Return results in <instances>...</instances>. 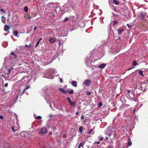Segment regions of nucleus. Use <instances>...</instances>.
Returning <instances> with one entry per match:
<instances>
[{
	"mask_svg": "<svg viewBox=\"0 0 148 148\" xmlns=\"http://www.w3.org/2000/svg\"><path fill=\"white\" fill-rule=\"evenodd\" d=\"M8 83H5V85H4V86L5 87H8Z\"/></svg>",
	"mask_w": 148,
	"mask_h": 148,
	"instance_id": "nucleus-38",
	"label": "nucleus"
},
{
	"mask_svg": "<svg viewBox=\"0 0 148 148\" xmlns=\"http://www.w3.org/2000/svg\"><path fill=\"white\" fill-rule=\"evenodd\" d=\"M37 28V27H34V31H35V30H36V29Z\"/></svg>",
	"mask_w": 148,
	"mask_h": 148,
	"instance_id": "nucleus-47",
	"label": "nucleus"
},
{
	"mask_svg": "<svg viewBox=\"0 0 148 148\" xmlns=\"http://www.w3.org/2000/svg\"><path fill=\"white\" fill-rule=\"evenodd\" d=\"M83 129V126H82L80 127L79 129V132L80 133H81L82 132Z\"/></svg>",
	"mask_w": 148,
	"mask_h": 148,
	"instance_id": "nucleus-13",
	"label": "nucleus"
},
{
	"mask_svg": "<svg viewBox=\"0 0 148 148\" xmlns=\"http://www.w3.org/2000/svg\"><path fill=\"white\" fill-rule=\"evenodd\" d=\"M135 110H136V109L135 108L134 109V111H133L134 112H135Z\"/></svg>",
	"mask_w": 148,
	"mask_h": 148,
	"instance_id": "nucleus-58",
	"label": "nucleus"
},
{
	"mask_svg": "<svg viewBox=\"0 0 148 148\" xmlns=\"http://www.w3.org/2000/svg\"><path fill=\"white\" fill-rule=\"evenodd\" d=\"M121 39V38H120V37H118V39Z\"/></svg>",
	"mask_w": 148,
	"mask_h": 148,
	"instance_id": "nucleus-61",
	"label": "nucleus"
},
{
	"mask_svg": "<svg viewBox=\"0 0 148 148\" xmlns=\"http://www.w3.org/2000/svg\"><path fill=\"white\" fill-rule=\"evenodd\" d=\"M1 21H2V22L3 23H5L4 21L3 20V19H2Z\"/></svg>",
	"mask_w": 148,
	"mask_h": 148,
	"instance_id": "nucleus-49",
	"label": "nucleus"
},
{
	"mask_svg": "<svg viewBox=\"0 0 148 148\" xmlns=\"http://www.w3.org/2000/svg\"><path fill=\"white\" fill-rule=\"evenodd\" d=\"M95 143H97V144H99L100 143L99 142H95Z\"/></svg>",
	"mask_w": 148,
	"mask_h": 148,
	"instance_id": "nucleus-51",
	"label": "nucleus"
},
{
	"mask_svg": "<svg viewBox=\"0 0 148 148\" xmlns=\"http://www.w3.org/2000/svg\"><path fill=\"white\" fill-rule=\"evenodd\" d=\"M29 88L30 86H27L26 88H24V89L26 90L27 89H29Z\"/></svg>",
	"mask_w": 148,
	"mask_h": 148,
	"instance_id": "nucleus-36",
	"label": "nucleus"
},
{
	"mask_svg": "<svg viewBox=\"0 0 148 148\" xmlns=\"http://www.w3.org/2000/svg\"><path fill=\"white\" fill-rule=\"evenodd\" d=\"M59 90L62 92L64 94H66L68 92V90H65L64 89L61 88H60L58 89Z\"/></svg>",
	"mask_w": 148,
	"mask_h": 148,
	"instance_id": "nucleus-4",
	"label": "nucleus"
},
{
	"mask_svg": "<svg viewBox=\"0 0 148 148\" xmlns=\"http://www.w3.org/2000/svg\"><path fill=\"white\" fill-rule=\"evenodd\" d=\"M71 84L75 87H76L77 86V82L76 81H73L72 82Z\"/></svg>",
	"mask_w": 148,
	"mask_h": 148,
	"instance_id": "nucleus-7",
	"label": "nucleus"
},
{
	"mask_svg": "<svg viewBox=\"0 0 148 148\" xmlns=\"http://www.w3.org/2000/svg\"><path fill=\"white\" fill-rule=\"evenodd\" d=\"M106 139L107 140H108V137H106Z\"/></svg>",
	"mask_w": 148,
	"mask_h": 148,
	"instance_id": "nucleus-53",
	"label": "nucleus"
},
{
	"mask_svg": "<svg viewBox=\"0 0 148 148\" xmlns=\"http://www.w3.org/2000/svg\"><path fill=\"white\" fill-rule=\"evenodd\" d=\"M106 66V64L105 63H103L99 65L98 66V67L99 68L102 69L104 68Z\"/></svg>",
	"mask_w": 148,
	"mask_h": 148,
	"instance_id": "nucleus-6",
	"label": "nucleus"
},
{
	"mask_svg": "<svg viewBox=\"0 0 148 148\" xmlns=\"http://www.w3.org/2000/svg\"><path fill=\"white\" fill-rule=\"evenodd\" d=\"M12 130L13 132H15V130L14 129V128L13 127H12Z\"/></svg>",
	"mask_w": 148,
	"mask_h": 148,
	"instance_id": "nucleus-43",
	"label": "nucleus"
},
{
	"mask_svg": "<svg viewBox=\"0 0 148 148\" xmlns=\"http://www.w3.org/2000/svg\"><path fill=\"white\" fill-rule=\"evenodd\" d=\"M13 34L14 36L19 37V36H18V32L17 30L14 31Z\"/></svg>",
	"mask_w": 148,
	"mask_h": 148,
	"instance_id": "nucleus-10",
	"label": "nucleus"
},
{
	"mask_svg": "<svg viewBox=\"0 0 148 148\" xmlns=\"http://www.w3.org/2000/svg\"><path fill=\"white\" fill-rule=\"evenodd\" d=\"M103 137H101L99 138V140H103Z\"/></svg>",
	"mask_w": 148,
	"mask_h": 148,
	"instance_id": "nucleus-40",
	"label": "nucleus"
},
{
	"mask_svg": "<svg viewBox=\"0 0 148 148\" xmlns=\"http://www.w3.org/2000/svg\"><path fill=\"white\" fill-rule=\"evenodd\" d=\"M94 133L93 132L92 133V134H93Z\"/></svg>",
	"mask_w": 148,
	"mask_h": 148,
	"instance_id": "nucleus-63",
	"label": "nucleus"
},
{
	"mask_svg": "<svg viewBox=\"0 0 148 148\" xmlns=\"http://www.w3.org/2000/svg\"><path fill=\"white\" fill-rule=\"evenodd\" d=\"M132 142L131 141H129L127 142V145H128V146H130L132 145Z\"/></svg>",
	"mask_w": 148,
	"mask_h": 148,
	"instance_id": "nucleus-25",
	"label": "nucleus"
},
{
	"mask_svg": "<svg viewBox=\"0 0 148 148\" xmlns=\"http://www.w3.org/2000/svg\"><path fill=\"white\" fill-rule=\"evenodd\" d=\"M78 113L79 112H77L76 113V115H78Z\"/></svg>",
	"mask_w": 148,
	"mask_h": 148,
	"instance_id": "nucleus-57",
	"label": "nucleus"
},
{
	"mask_svg": "<svg viewBox=\"0 0 148 148\" xmlns=\"http://www.w3.org/2000/svg\"><path fill=\"white\" fill-rule=\"evenodd\" d=\"M56 40V38L53 37H50L49 39V42L51 43H53Z\"/></svg>",
	"mask_w": 148,
	"mask_h": 148,
	"instance_id": "nucleus-5",
	"label": "nucleus"
},
{
	"mask_svg": "<svg viewBox=\"0 0 148 148\" xmlns=\"http://www.w3.org/2000/svg\"><path fill=\"white\" fill-rule=\"evenodd\" d=\"M93 132V129H91L88 132V134H90L91 133H92Z\"/></svg>",
	"mask_w": 148,
	"mask_h": 148,
	"instance_id": "nucleus-23",
	"label": "nucleus"
},
{
	"mask_svg": "<svg viewBox=\"0 0 148 148\" xmlns=\"http://www.w3.org/2000/svg\"><path fill=\"white\" fill-rule=\"evenodd\" d=\"M0 10L2 12L4 13H6V12H5V11L3 9H0Z\"/></svg>",
	"mask_w": 148,
	"mask_h": 148,
	"instance_id": "nucleus-35",
	"label": "nucleus"
},
{
	"mask_svg": "<svg viewBox=\"0 0 148 148\" xmlns=\"http://www.w3.org/2000/svg\"><path fill=\"white\" fill-rule=\"evenodd\" d=\"M10 54H11L14 56V58H16V54L14 53V52H12Z\"/></svg>",
	"mask_w": 148,
	"mask_h": 148,
	"instance_id": "nucleus-19",
	"label": "nucleus"
},
{
	"mask_svg": "<svg viewBox=\"0 0 148 148\" xmlns=\"http://www.w3.org/2000/svg\"><path fill=\"white\" fill-rule=\"evenodd\" d=\"M12 69H9L8 70V73H7V74H8V75H9L10 73V72L12 70Z\"/></svg>",
	"mask_w": 148,
	"mask_h": 148,
	"instance_id": "nucleus-27",
	"label": "nucleus"
},
{
	"mask_svg": "<svg viewBox=\"0 0 148 148\" xmlns=\"http://www.w3.org/2000/svg\"><path fill=\"white\" fill-rule=\"evenodd\" d=\"M30 45H25V47H30Z\"/></svg>",
	"mask_w": 148,
	"mask_h": 148,
	"instance_id": "nucleus-44",
	"label": "nucleus"
},
{
	"mask_svg": "<svg viewBox=\"0 0 148 148\" xmlns=\"http://www.w3.org/2000/svg\"><path fill=\"white\" fill-rule=\"evenodd\" d=\"M0 119H3V117L2 116H0Z\"/></svg>",
	"mask_w": 148,
	"mask_h": 148,
	"instance_id": "nucleus-42",
	"label": "nucleus"
},
{
	"mask_svg": "<svg viewBox=\"0 0 148 148\" xmlns=\"http://www.w3.org/2000/svg\"><path fill=\"white\" fill-rule=\"evenodd\" d=\"M49 134H52V133L51 132H49Z\"/></svg>",
	"mask_w": 148,
	"mask_h": 148,
	"instance_id": "nucleus-60",
	"label": "nucleus"
},
{
	"mask_svg": "<svg viewBox=\"0 0 148 148\" xmlns=\"http://www.w3.org/2000/svg\"><path fill=\"white\" fill-rule=\"evenodd\" d=\"M26 91V90L24 89L23 91L21 93V95L23 94H24Z\"/></svg>",
	"mask_w": 148,
	"mask_h": 148,
	"instance_id": "nucleus-30",
	"label": "nucleus"
},
{
	"mask_svg": "<svg viewBox=\"0 0 148 148\" xmlns=\"http://www.w3.org/2000/svg\"><path fill=\"white\" fill-rule=\"evenodd\" d=\"M1 76H2V77H4V75H3H3H1Z\"/></svg>",
	"mask_w": 148,
	"mask_h": 148,
	"instance_id": "nucleus-55",
	"label": "nucleus"
},
{
	"mask_svg": "<svg viewBox=\"0 0 148 148\" xmlns=\"http://www.w3.org/2000/svg\"><path fill=\"white\" fill-rule=\"evenodd\" d=\"M68 19H69V18L68 17H66L64 19V22H66V21H67L68 20Z\"/></svg>",
	"mask_w": 148,
	"mask_h": 148,
	"instance_id": "nucleus-29",
	"label": "nucleus"
},
{
	"mask_svg": "<svg viewBox=\"0 0 148 148\" xmlns=\"http://www.w3.org/2000/svg\"><path fill=\"white\" fill-rule=\"evenodd\" d=\"M103 104L101 102H100L99 104L98 107H99L100 106H102Z\"/></svg>",
	"mask_w": 148,
	"mask_h": 148,
	"instance_id": "nucleus-32",
	"label": "nucleus"
},
{
	"mask_svg": "<svg viewBox=\"0 0 148 148\" xmlns=\"http://www.w3.org/2000/svg\"><path fill=\"white\" fill-rule=\"evenodd\" d=\"M81 119L83 120L84 119V118L83 116H82L81 117Z\"/></svg>",
	"mask_w": 148,
	"mask_h": 148,
	"instance_id": "nucleus-39",
	"label": "nucleus"
},
{
	"mask_svg": "<svg viewBox=\"0 0 148 148\" xmlns=\"http://www.w3.org/2000/svg\"><path fill=\"white\" fill-rule=\"evenodd\" d=\"M72 106H74L76 103L75 102H72L71 101V102H70L69 103Z\"/></svg>",
	"mask_w": 148,
	"mask_h": 148,
	"instance_id": "nucleus-17",
	"label": "nucleus"
},
{
	"mask_svg": "<svg viewBox=\"0 0 148 148\" xmlns=\"http://www.w3.org/2000/svg\"><path fill=\"white\" fill-rule=\"evenodd\" d=\"M118 23V22L117 21H114L113 24V25L114 26L116 25Z\"/></svg>",
	"mask_w": 148,
	"mask_h": 148,
	"instance_id": "nucleus-26",
	"label": "nucleus"
},
{
	"mask_svg": "<svg viewBox=\"0 0 148 148\" xmlns=\"http://www.w3.org/2000/svg\"><path fill=\"white\" fill-rule=\"evenodd\" d=\"M38 44H37V43H36V46H35V47H36L38 46Z\"/></svg>",
	"mask_w": 148,
	"mask_h": 148,
	"instance_id": "nucleus-54",
	"label": "nucleus"
},
{
	"mask_svg": "<svg viewBox=\"0 0 148 148\" xmlns=\"http://www.w3.org/2000/svg\"><path fill=\"white\" fill-rule=\"evenodd\" d=\"M91 81L89 79H86L85 80L84 84L86 85L89 86L90 85L91 83Z\"/></svg>",
	"mask_w": 148,
	"mask_h": 148,
	"instance_id": "nucleus-3",
	"label": "nucleus"
},
{
	"mask_svg": "<svg viewBox=\"0 0 148 148\" xmlns=\"http://www.w3.org/2000/svg\"><path fill=\"white\" fill-rule=\"evenodd\" d=\"M133 68H129L127 70V71H129L131 69H132Z\"/></svg>",
	"mask_w": 148,
	"mask_h": 148,
	"instance_id": "nucleus-46",
	"label": "nucleus"
},
{
	"mask_svg": "<svg viewBox=\"0 0 148 148\" xmlns=\"http://www.w3.org/2000/svg\"><path fill=\"white\" fill-rule=\"evenodd\" d=\"M113 15L114 16H115V17H117V16H118L119 15H118V14H115L114 13H113Z\"/></svg>",
	"mask_w": 148,
	"mask_h": 148,
	"instance_id": "nucleus-34",
	"label": "nucleus"
},
{
	"mask_svg": "<svg viewBox=\"0 0 148 148\" xmlns=\"http://www.w3.org/2000/svg\"><path fill=\"white\" fill-rule=\"evenodd\" d=\"M10 28V27H9L8 25H5L4 27V30L5 31H7L8 29Z\"/></svg>",
	"mask_w": 148,
	"mask_h": 148,
	"instance_id": "nucleus-8",
	"label": "nucleus"
},
{
	"mask_svg": "<svg viewBox=\"0 0 148 148\" xmlns=\"http://www.w3.org/2000/svg\"><path fill=\"white\" fill-rule=\"evenodd\" d=\"M84 145V144L83 143H80L79 145V146L78 147V148H80L81 147H82L83 148L84 147L83 145Z\"/></svg>",
	"mask_w": 148,
	"mask_h": 148,
	"instance_id": "nucleus-12",
	"label": "nucleus"
},
{
	"mask_svg": "<svg viewBox=\"0 0 148 148\" xmlns=\"http://www.w3.org/2000/svg\"><path fill=\"white\" fill-rule=\"evenodd\" d=\"M42 40V39L41 38H40L39 39L38 41L37 42V44H39L40 41Z\"/></svg>",
	"mask_w": 148,
	"mask_h": 148,
	"instance_id": "nucleus-31",
	"label": "nucleus"
},
{
	"mask_svg": "<svg viewBox=\"0 0 148 148\" xmlns=\"http://www.w3.org/2000/svg\"><path fill=\"white\" fill-rule=\"evenodd\" d=\"M80 22H79V23H78V25H79V26H80Z\"/></svg>",
	"mask_w": 148,
	"mask_h": 148,
	"instance_id": "nucleus-59",
	"label": "nucleus"
},
{
	"mask_svg": "<svg viewBox=\"0 0 148 148\" xmlns=\"http://www.w3.org/2000/svg\"><path fill=\"white\" fill-rule=\"evenodd\" d=\"M1 18H5V17L3 16H1Z\"/></svg>",
	"mask_w": 148,
	"mask_h": 148,
	"instance_id": "nucleus-52",
	"label": "nucleus"
},
{
	"mask_svg": "<svg viewBox=\"0 0 148 148\" xmlns=\"http://www.w3.org/2000/svg\"><path fill=\"white\" fill-rule=\"evenodd\" d=\"M112 2L116 5H117L119 3V2L117 0H113Z\"/></svg>",
	"mask_w": 148,
	"mask_h": 148,
	"instance_id": "nucleus-11",
	"label": "nucleus"
},
{
	"mask_svg": "<svg viewBox=\"0 0 148 148\" xmlns=\"http://www.w3.org/2000/svg\"><path fill=\"white\" fill-rule=\"evenodd\" d=\"M60 83H62V79L60 78Z\"/></svg>",
	"mask_w": 148,
	"mask_h": 148,
	"instance_id": "nucleus-41",
	"label": "nucleus"
},
{
	"mask_svg": "<svg viewBox=\"0 0 148 148\" xmlns=\"http://www.w3.org/2000/svg\"><path fill=\"white\" fill-rule=\"evenodd\" d=\"M47 132V130L45 127H43L40 130L39 132L40 134H45Z\"/></svg>",
	"mask_w": 148,
	"mask_h": 148,
	"instance_id": "nucleus-2",
	"label": "nucleus"
},
{
	"mask_svg": "<svg viewBox=\"0 0 148 148\" xmlns=\"http://www.w3.org/2000/svg\"><path fill=\"white\" fill-rule=\"evenodd\" d=\"M139 89L141 90L144 91L147 88V84L145 82H141L139 84Z\"/></svg>",
	"mask_w": 148,
	"mask_h": 148,
	"instance_id": "nucleus-1",
	"label": "nucleus"
},
{
	"mask_svg": "<svg viewBox=\"0 0 148 148\" xmlns=\"http://www.w3.org/2000/svg\"><path fill=\"white\" fill-rule=\"evenodd\" d=\"M68 93H69L70 94H72L73 93V90H70V91H68Z\"/></svg>",
	"mask_w": 148,
	"mask_h": 148,
	"instance_id": "nucleus-24",
	"label": "nucleus"
},
{
	"mask_svg": "<svg viewBox=\"0 0 148 148\" xmlns=\"http://www.w3.org/2000/svg\"><path fill=\"white\" fill-rule=\"evenodd\" d=\"M41 117L40 116H38L36 117V119H41Z\"/></svg>",
	"mask_w": 148,
	"mask_h": 148,
	"instance_id": "nucleus-28",
	"label": "nucleus"
},
{
	"mask_svg": "<svg viewBox=\"0 0 148 148\" xmlns=\"http://www.w3.org/2000/svg\"><path fill=\"white\" fill-rule=\"evenodd\" d=\"M138 73H139V74L141 76H144V75L143 74V71H142V70L139 71H138Z\"/></svg>",
	"mask_w": 148,
	"mask_h": 148,
	"instance_id": "nucleus-16",
	"label": "nucleus"
},
{
	"mask_svg": "<svg viewBox=\"0 0 148 148\" xmlns=\"http://www.w3.org/2000/svg\"><path fill=\"white\" fill-rule=\"evenodd\" d=\"M86 94L87 96H89L91 94V93L89 91H86Z\"/></svg>",
	"mask_w": 148,
	"mask_h": 148,
	"instance_id": "nucleus-22",
	"label": "nucleus"
},
{
	"mask_svg": "<svg viewBox=\"0 0 148 148\" xmlns=\"http://www.w3.org/2000/svg\"><path fill=\"white\" fill-rule=\"evenodd\" d=\"M24 11L26 13L28 12V7L27 6H25L24 8Z\"/></svg>",
	"mask_w": 148,
	"mask_h": 148,
	"instance_id": "nucleus-14",
	"label": "nucleus"
},
{
	"mask_svg": "<svg viewBox=\"0 0 148 148\" xmlns=\"http://www.w3.org/2000/svg\"><path fill=\"white\" fill-rule=\"evenodd\" d=\"M67 99H68V101H69V103L70 102H71V99H70L69 97H67Z\"/></svg>",
	"mask_w": 148,
	"mask_h": 148,
	"instance_id": "nucleus-37",
	"label": "nucleus"
},
{
	"mask_svg": "<svg viewBox=\"0 0 148 148\" xmlns=\"http://www.w3.org/2000/svg\"><path fill=\"white\" fill-rule=\"evenodd\" d=\"M127 92L129 93H130V91L129 90H127Z\"/></svg>",
	"mask_w": 148,
	"mask_h": 148,
	"instance_id": "nucleus-56",
	"label": "nucleus"
},
{
	"mask_svg": "<svg viewBox=\"0 0 148 148\" xmlns=\"http://www.w3.org/2000/svg\"><path fill=\"white\" fill-rule=\"evenodd\" d=\"M108 148H113V147L112 146H110Z\"/></svg>",
	"mask_w": 148,
	"mask_h": 148,
	"instance_id": "nucleus-48",
	"label": "nucleus"
},
{
	"mask_svg": "<svg viewBox=\"0 0 148 148\" xmlns=\"http://www.w3.org/2000/svg\"><path fill=\"white\" fill-rule=\"evenodd\" d=\"M10 54H11L14 56V58H16V54L14 53V52H12Z\"/></svg>",
	"mask_w": 148,
	"mask_h": 148,
	"instance_id": "nucleus-20",
	"label": "nucleus"
},
{
	"mask_svg": "<svg viewBox=\"0 0 148 148\" xmlns=\"http://www.w3.org/2000/svg\"><path fill=\"white\" fill-rule=\"evenodd\" d=\"M83 26H84L82 25V26H81V27H82Z\"/></svg>",
	"mask_w": 148,
	"mask_h": 148,
	"instance_id": "nucleus-62",
	"label": "nucleus"
},
{
	"mask_svg": "<svg viewBox=\"0 0 148 148\" xmlns=\"http://www.w3.org/2000/svg\"><path fill=\"white\" fill-rule=\"evenodd\" d=\"M132 64L134 66H135L137 64V63L136 62V60H134L133 61Z\"/></svg>",
	"mask_w": 148,
	"mask_h": 148,
	"instance_id": "nucleus-21",
	"label": "nucleus"
},
{
	"mask_svg": "<svg viewBox=\"0 0 148 148\" xmlns=\"http://www.w3.org/2000/svg\"><path fill=\"white\" fill-rule=\"evenodd\" d=\"M114 11L118 13V12H117V10L116 9H114Z\"/></svg>",
	"mask_w": 148,
	"mask_h": 148,
	"instance_id": "nucleus-50",
	"label": "nucleus"
},
{
	"mask_svg": "<svg viewBox=\"0 0 148 148\" xmlns=\"http://www.w3.org/2000/svg\"><path fill=\"white\" fill-rule=\"evenodd\" d=\"M145 15L143 13H141L140 15V17L141 18L143 19H144L145 18Z\"/></svg>",
	"mask_w": 148,
	"mask_h": 148,
	"instance_id": "nucleus-15",
	"label": "nucleus"
},
{
	"mask_svg": "<svg viewBox=\"0 0 148 148\" xmlns=\"http://www.w3.org/2000/svg\"><path fill=\"white\" fill-rule=\"evenodd\" d=\"M10 54H11L14 56V58H16V54L14 53V52H12Z\"/></svg>",
	"mask_w": 148,
	"mask_h": 148,
	"instance_id": "nucleus-18",
	"label": "nucleus"
},
{
	"mask_svg": "<svg viewBox=\"0 0 148 148\" xmlns=\"http://www.w3.org/2000/svg\"><path fill=\"white\" fill-rule=\"evenodd\" d=\"M124 31V29H119L118 30V34L119 36V35H121L122 34V32Z\"/></svg>",
	"mask_w": 148,
	"mask_h": 148,
	"instance_id": "nucleus-9",
	"label": "nucleus"
},
{
	"mask_svg": "<svg viewBox=\"0 0 148 148\" xmlns=\"http://www.w3.org/2000/svg\"><path fill=\"white\" fill-rule=\"evenodd\" d=\"M27 18L29 19H30L31 18V17L29 16L27 17Z\"/></svg>",
	"mask_w": 148,
	"mask_h": 148,
	"instance_id": "nucleus-45",
	"label": "nucleus"
},
{
	"mask_svg": "<svg viewBox=\"0 0 148 148\" xmlns=\"http://www.w3.org/2000/svg\"><path fill=\"white\" fill-rule=\"evenodd\" d=\"M127 27L129 28H130L131 27H132V26L131 25H130L129 24H127Z\"/></svg>",
	"mask_w": 148,
	"mask_h": 148,
	"instance_id": "nucleus-33",
	"label": "nucleus"
}]
</instances>
